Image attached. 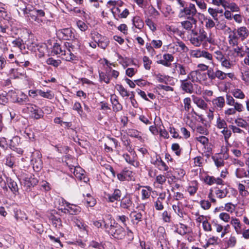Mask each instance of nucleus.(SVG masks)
<instances>
[{"mask_svg":"<svg viewBox=\"0 0 249 249\" xmlns=\"http://www.w3.org/2000/svg\"><path fill=\"white\" fill-rule=\"evenodd\" d=\"M186 124L188 125L193 130L196 128V123L197 119L194 114L189 113L185 119Z\"/></svg>","mask_w":249,"mask_h":249,"instance_id":"f3484780","label":"nucleus"},{"mask_svg":"<svg viewBox=\"0 0 249 249\" xmlns=\"http://www.w3.org/2000/svg\"><path fill=\"white\" fill-rule=\"evenodd\" d=\"M71 47L70 42H66L64 44H59L55 43L53 45V52L56 54H60L61 56L63 54H65V48Z\"/></svg>","mask_w":249,"mask_h":249,"instance_id":"6e6552de","label":"nucleus"},{"mask_svg":"<svg viewBox=\"0 0 249 249\" xmlns=\"http://www.w3.org/2000/svg\"><path fill=\"white\" fill-rule=\"evenodd\" d=\"M190 41L193 45L196 47L200 46L201 43L204 41L212 43L211 39H209L207 38V33L203 30H200L199 35L197 36L192 37Z\"/></svg>","mask_w":249,"mask_h":249,"instance_id":"f03ea898","label":"nucleus"},{"mask_svg":"<svg viewBox=\"0 0 249 249\" xmlns=\"http://www.w3.org/2000/svg\"><path fill=\"white\" fill-rule=\"evenodd\" d=\"M126 133L128 136H129L131 137H134L137 138L141 137L139 136L140 132L136 129H128L126 130Z\"/></svg>","mask_w":249,"mask_h":249,"instance_id":"a18cd8bd","label":"nucleus"},{"mask_svg":"<svg viewBox=\"0 0 249 249\" xmlns=\"http://www.w3.org/2000/svg\"><path fill=\"white\" fill-rule=\"evenodd\" d=\"M215 58L220 62L225 57L222 52L220 51H217L214 52Z\"/></svg>","mask_w":249,"mask_h":249,"instance_id":"774afa93","label":"nucleus"},{"mask_svg":"<svg viewBox=\"0 0 249 249\" xmlns=\"http://www.w3.org/2000/svg\"><path fill=\"white\" fill-rule=\"evenodd\" d=\"M206 73L202 72L199 70L194 71L190 72L187 75V80H190L193 82H201L206 79Z\"/></svg>","mask_w":249,"mask_h":249,"instance_id":"7ed1b4c3","label":"nucleus"},{"mask_svg":"<svg viewBox=\"0 0 249 249\" xmlns=\"http://www.w3.org/2000/svg\"><path fill=\"white\" fill-rule=\"evenodd\" d=\"M104 245L102 242H98L94 240L91 241L89 244L90 247L97 249H105Z\"/></svg>","mask_w":249,"mask_h":249,"instance_id":"c03bdc74","label":"nucleus"},{"mask_svg":"<svg viewBox=\"0 0 249 249\" xmlns=\"http://www.w3.org/2000/svg\"><path fill=\"white\" fill-rule=\"evenodd\" d=\"M236 243V239L235 237L231 236L227 242L228 247H233Z\"/></svg>","mask_w":249,"mask_h":249,"instance_id":"338daca9","label":"nucleus"},{"mask_svg":"<svg viewBox=\"0 0 249 249\" xmlns=\"http://www.w3.org/2000/svg\"><path fill=\"white\" fill-rule=\"evenodd\" d=\"M123 156L126 162L129 164L135 167L138 166V162L135 161V156H130L128 154L126 153L124 154Z\"/></svg>","mask_w":249,"mask_h":249,"instance_id":"a878e982","label":"nucleus"},{"mask_svg":"<svg viewBox=\"0 0 249 249\" xmlns=\"http://www.w3.org/2000/svg\"><path fill=\"white\" fill-rule=\"evenodd\" d=\"M162 127L163 129L161 128V125H160L159 128L160 136L165 139L168 138L169 137V135L168 132L164 129V127L163 126H162Z\"/></svg>","mask_w":249,"mask_h":249,"instance_id":"13d9d810","label":"nucleus"},{"mask_svg":"<svg viewBox=\"0 0 249 249\" xmlns=\"http://www.w3.org/2000/svg\"><path fill=\"white\" fill-rule=\"evenodd\" d=\"M158 120L160 121V118H155L154 124L156 126L151 125L149 127V130L153 135H158L159 133V127L160 125H159L158 124H156L158 122Z\"/></svg>","mask_w":249,"mask_h":249,"instance_id":"4c0bfd02","label":"nucleus"},{"mask_svg":"<svg viewBox=\"0 0 249 249\" xmlns=\"http://www.w3.org/2000/svg\"><path fill=\"white\" fill-rule=\"evenodd\" d=\"M46 52V45L45 44L41 45L38 46L37 48V52H36V55H37L39 57L41 58L44 55Z\"/></svg>","mask_w":249,"mask_h":249,"instance_id":"37998d69","label":"nucleus"},{"mask_svg":"<svg viewBox=\"0 0 249 249\" xmlns=\"http://www.w3.org/2000/svg\"><path fill=\"white\" fill-rule=\"evenodd\" d=\"M235 123L238 127H241L244 128H248L249 132V124L245 120L241 118H237L235 120Z\"/></svg>","mask_w":249,"mask_h":249,"instance_id":"7c9ffc66","label":"nucleus"},{"mask_svg":"<svg viewBox=\"0 0 249 249\" xmlns=\"http://www.w3.org/2000/svg\"><path fill=\"white\" fill-rule=\"evenodd\" d=\"M92 38L95 43L98 44V46L102 49H105L108 45V39L106 37L102 36L97 33L92 34Z\"/></svg>","mask_w":249,"mask_h":249,"instance_id":"20e7f679","label":"nucleus"},{"mask_svg":"<svg viewBox=\"0 0 249 249\" xmlns=\"http://www.w3.org/2000/svg\"><path fill=\"white\" fill-rule=\"evenodd\" d=\"M185 174V172L184 170L181 168H176L174 169L173 175H172V180H173V178L178 180H180Z\"/></svg>","mask_w":249,"mask_h":249,"instance_id":"bb28decb","label":"nucleus"},{"mask_svg":"<svg viewBox=\"0 0 249 249\" xmlns=\"http://www.w3.org/2000/svg\"><path fill=\"white\" fill-rule=\"evenodd\" d=\"M197 20L192 17H188L187 20L182 21L180 23L182 27L187 30H192V33L195 36L197 35V33L194 31L193 26H196Z\"/></svg>","mask_w":249,"mask_h":249,"instance_id":"0eeeda50","label":"nucleus"},{"mask_svg":"<svg viewBox=\"0 0 249 249\" xmlns=\"http://www.w3.org/2000/svg\"><path fill=\"white\" fill-rule=\"evenodd\" d=\"M16 158L11 154L8 155L5 157V164L6 166L13 168L15 166Z\"/></svg>","mask_w":249,"mask_h":249,"instance_id":"cd10ccee","label":"nucleus"},{"mask_svg":"<svg viewBox=\"0 0 249 249\" xmlns=\"http://www.w3.org/2000/svg\"><path fill=\"white\" fill-rule=\"evenodd\" d=\"M236 34H237L238 37L242 41L247 38L249 36V31L245 26H241L234 29Z\"/></svg>","mask_w":249,"mask_h":249,"instance_id":"f8f14e48","label":"nucleus"},{"mask_svg":"<svg viewBox=\"0 0 249 249\" xmlns=\"http://www.w3.org/2000/svg\"><path fill=\"white\" fill-rule=\"evenodd\" d=\"M193 96V100L194 103L200 108H205L207 107V104L205 103V102L197 97L195 96L194 95Z\"/></svg>","mask_w":249,"mask_h":249,"instance_id":"473e14b6","label":"nucleus"},{"mask_svg":"<svg viewBox=\"0 0 249 249\" xmlns=\"http://www.w3.org/2000/svg\"><path fill=\"white\" fill-rule=\"evenodd\" d=\"M215 178L213 176H207L205 179V182L209 185H212L215 183Z\"/></svg>","mask_w":249,"mask_h":249,"instance_id":"bf43d9fd","label":"nucleus"},{"mask_svg":"<svg viewBox=\"0 0 249 249\" xmlns=\"http://www.w3.org/2000/svg\"><path fill=\"white\" fill-rule=\"evenodd\" d=\"M201 57H203L207 60V63L208 64H213V55L208 52L202 50Z\"/></svg>","mask_w":249,"mask_h":249,"instance_id":"2f4dec72","label":"nucleus"},{"mask_svg":"<svg viewBox=\"0 0 249 249\" xmlns=\"http://www.w3.org/2000/svg\"><path fill=\"white\" fill-rule=\"evenodd\" d=\"M197 190V185L196 181L191 182L188 187L187 191L191 195H194Z\"/></svg>","mask_w":249,"mask_h":249,"instance_id":"58836bf2","label":"nucleus"},{"mask_svg":"<svg viewBox=\"0 0 249 249\" xmlns=\"http://www.w3.org/2000/svg\"><path fill=\"white\" fill-rule=\"evenodd\" d=\"M172 73L175 76L177 74L179 76L185 75L188 72V70L185 67L178 63H174L172 66Z\"/></svg>","mask_w":249,"mask_h":249,"instance_id":"ddd939ff","label":"nucleus"},{"mask_svg":"<svg viewBox=\"0 0 249 249\" xmlns=\"http://www.w3.org/2000/svg\"><path fill=\"white\" fill-rule=\"evenodd\" d=\"M114 111L117 112L120 111L122 109V105L119 103L118 101L111 102Z\"/></svg>","mask_w":249,"mask_h":249,"instance_id":"e2e57ef3","label":"nucleus"},{"mask_svg":"<svg viewBox=\"0 0 249 249\" xmlns=\"http://www.w3.org/2000/svg\"><path fill=\"white\" fill-rule=\"evenodd\" d=\"M172 151H175L177 156H179L181 154V149L178 143H174L172 144Z\"/></svg>","mask_w":249,"mask_h":249,"instance_id":"5fc2aeb1","label":"nucleus"},{"mask_svg":"<svg viewBox=\"0 0 249 249\" xmlns=\"http://www.w3.org/2000/svg\"><path fill=\"white\" fill-rule=\"evenodd\" d=\"M220 63L222 67L227 69H230L232 65V62L230 61L229 56H225Z\"/></svg>","mask_w":249,"mask_h":249,"instance_id":"79ce46f5","label":"nucleus"},{"mask_svg":"<svg viewBox=\"0 0 249 249\" xmlns=\"http://www.w3.org/2000/svg\"><path fill=\"white\" fill-rule=\"evenodd\" d=\"M225 210L231 213H233L235 210V206L231 203H227L225 206Z\"/></svg>","mask_w":249,"mask_h":249,"instance_id":"4d7b16f0","label":"nucleus"},{"mask_svg":"<svg viewBox=\"0 0 249 249\" xmlns=\"http://www.w3.org/2000/svg\"><path fill=\"white\" fill-rule=\"evenodd\" d=\"M202 50L197 49L195 50H191L190 55L191 56L196 58L201 57Z\"/></svg>","mask_w":249,"mask_h":249,"instance_id":"6e6d98bb","label":"nucleus"},{"mask_svg":"<svg viewBox=\"0 0 249 249\" xmlns=\"http://www.w3.org/2000/svg\"><path fill=\"white\" fill-rule=\"evenodd\" d=\"M50 220H51L53 225L57 229H60L62 226V223L61 218L59 217L54 215H51L50 216Z\"/></svg>","mask_w":249,"mask_h":249,"instance_id":"b1692460","label":"nucleus"},{"mask_svg":"<svg viewBox=\"0 0 249 249\" xmlns=\"http://www.w3.org/2000/svg\"><path fill=\"white\" fill-rule=\"evenodd\" d=\"M122 196V192L118 189H115L112 194H106V199L109 202L120 201Z\"/></svg>","mask_w":249,"mask_h":249,"instance_id":"9b49d317","label":"nucleus"},{"mask_svg":"<svg viewBox=\"0 0 249 249\" xmlns=\"http://www.w3.org/2000/svg\"><path fill=\"white\" fill-rule=\"evenodd\" d=\"M200 204L204 210H208L211 206V203L208 200H206L200 201Z\"/></svg>","mask_w":249,"mask_h":249,"instance_id":"680f3d73","label":"nucleus"},{"mask_svg":"<svg viewBox=\"0 0 249 249\" xmlns=\"http://www.w3.org/2000/svg\"><path fill=\"white\" fill-rule=\"evenodd\" d=\"M11 101L13 103H17L20 105L26 104L29 102V99L27 94H9Z\"/></svg>","mask_w":249,"mask_h":249,"instance_id":"1a4fd4ad","label":"nucleus"},{"mask_svg":"<svg viewBox=\"0 0 249 249\" xmlns=\"http://www.w3.org/2000/svg\"><path fill=\"white\" fill-rule=\"evenodd\" d=\"M72 49L73 48L71 44V47H69L68 48L67 47L65 48V54H63L62 55V58L68 61L77 60V57L72 53Z\"/></svg>","mask_w":249,"mask_h":249,"instance_id":"4468645a","label":"nucleus"},{"mask_svg":"<svg viewBox=\"0 0 249 249\" xmlns=\"http://www.w3.org/2000/svg\"><path fill=\"white\" fill-rule=\"evenodd\" d=\"M213 103L214 106L222 108L225 105V99L223 97H218L213 101Z\"/></svg>","mask_w":249,"mask_h":249,"instance_id":"c9c22d12","label":"nucleus"},{"mask_svg":"<svg viewBox=\"0 0 249 249\" xmlns=\"http://www.w3.org/2000/svg\"><path fill=\"white\" fill-rule=\"evenodd\" d=\"M228 192H224L223 190L218 189L215 191V194L217 197L223 198L226 196Z\"/></svg>","mask_w":249,"mask_h":249,"instance_id":"69168bd1","label":"nucleus"},{"mask_svg":"<svg viewBox=\"0 0 249 249\" xmlns=\"http://www.w3.org/2000/svg\"><path fill=\"white\" fill-rule=\"evenodd\" d=\"M239 40L240 39L238 37L234 30L233 29L232 31L231 30L228 36L229 44L232 47L237 46L239 44Z\"/></svg>","mask_w":249,"mask_h":249,"instance_id":"dca6fc26","label":"nucleus"},{"mask_svg":"<svg viewBox=\"0 0 249 249\" xmlns=\"http://www.w3.org/2000/svg\"><path fill=\"white\" fill-rule=\"evenodd\" d=\"M8 185L9 188L13 193L18 192V188L16 181L10 178L8 180Z\"/></svg>","mask_w":249,"mask_h":249,"instance_id":"72a5a7b5","label":"nucleus"},{"mask_svg":"<svg viewBox=\"0 0 249 249\" xmlns=\"http://www.w3.org/2000/svg\"><path fill=\"white\" fill-rule=\"evenodd\" d=\"M184 13L185 15L188 16V17H192L195 15L196 13V10L195 4H190L189 7H185L180 10V14Z\"/></svg>","mask_w":249,"mask_h":249,"instance_id":"412c9836","label":"nucleus"},{"mask_svg":"<svg viewBox=\"0 0 249 249\" xmlns=\"http://www.w3.org/2000/svg\"><path fill=\"white\" fill-rule=\"evenodd\" d=\"M116 9L118 14V17L120 18H126L129 15V11L126 8L122 9L119 7H117Z\"/></svg>","mask_w":249,"mask_h":249,"instance_id":"e433bc0d","label":"nucleus"},{"mask_svg":"<svg viewBox=\"0 0 249 249\" xmlns=\"http://www.w3.org/2000/svg\"><path fill=\"white\" fill-rule=\"evenodd\" d=\"M238 189L240 194L243 196H247L249 193L248 191L245 190V186L242 183L238 184Z\"/></svg>","mask_w":249,"mask_h":249,"instance_id":"de8ad7c7","label":"nucleus"},{"mask_svg":"<svg viewBox=\"0 0 249 249\" xmlns=\"http://www.w3.org/2000/svg\"><path fill=\"white\" fill-rule=\"evenodd\" d=\"M142 60L145 69L148 70H150L152 62L149 57L146 56H144L142 58Z\"/></svg>","mask_w":249,"mask_h":249,"instance_id":"8fccbe9b","label":"nucleus"},{"mask_svg":"<svg viewBox=\"0 0 249 249\" xmlns=\"http://www.w3.org/2000/svg\"><path fill=\"white\" fill-rule=\"evenodd\" d=\"M82 85L87 88H91L94 86V83L87 78H82L81 79Z\"/></svg>","mask_w":249,"mask_h":249,"instance_id":"09e8293b","label":"nucleus"},{"mask_svg":"<svg viewBox=\"0 0 249 249\" xmlns=\"http://www.w3.org/2000/svg\"><path fill=\"white\" fill-rule=\"evenodd\" d=\"M133 24L136 28L142 29L144 26V23L139 17H135L133 19Z\"/></svg>","mask_w":249,"mask_h":249,"instance_id":"f704fd0d","label":"nucleus"},{"mask_svg":"<svg viewBox=\"0 0 249 249\" xmlns=\"http://www.w3.org/2000/svg\"><path fill=\"white\" fill-rule=\"evenodd\" d=\"M46 62L48 65H53L54 67H57L60 65L61 61L59 60H55L53 58H49L47 60Z\"/></svg>","mask_w":249,"mask_h":249,"instance_id":"603ef678","label":"nucleus"},{"mask_svg":"<svg viewBox=\"0 0 249 249\" xmlns=\"http://www.w3.org/2000/svg\"><path fill=\"white\" fill-rule=\"evenodd\" d=\"M107 71L109 75L112 78L116 79L119 76V72L116 70H112L111 67H109V69H107Z\"/></svg>","mask_w":249,"mask_h":249,"instance_id":"0e129e2a","label":"nucleus"},{"mask_svg":"<svg viewBox=\"0 0 249 249\" xmlns=\"http://www.w3.org/2000/svg\"><path fill=\"white\" fill-rule=\"evenodd\" d=\"M235 175L238 178H249V170H246L244 168H237L235 172Z\"/></svg>","mask_w":249,"mask_h":249,"instance_id":"c85d7f7f","label":"nucleus"},{"mask_svg":"<svg viewBox=\"0 0 249 249\" xmlns=\"http://www.w3.org/2000/svg\"><path fill=\"white\" fill-rule=\"evenodd\" d=\"M76 225L80 230L85 231L86 232V234L88 233L89 227L84 223L79 221L76 223Z\"/></svg>","mask_w":249,"mask_h":249,"instance_id":"864d4df0","label":"nucleus"},{"mask_svg":"<svg viewBox=\"0 0 249 249\" xmlns=\"http://www.w3.org/2000/svg\"><path fill=\"white\" fill-rule=\"evenodd\" d=\"M208 13L212 16L213 19L216 22L218 21V19L217 18V14L216 11V9H213L212 8H209L208 9Z\"/></svg>","mask_w":249,"mask_h":249,"instance_id":"052dcab7","label":"nucleus"},{"mask_svg":"<svg viewBox=\"0 0 249 249\" xmlns=\"http://www.w3.org/2000/svg\"><path fill=\"white\" fill-rule=\"evenodd\" d=\"M132 172L128 170H124L120 173L117 174L118 179L121 181L129 180L132 179Z\"/></svg>","mask_w":249,"mask_h":249,"instance_id":"4be33fe9","label":"nucleus"},{"mask_svg":"<svg viewBox=\"0 0 249 249\" xmlns=\"http://www.w3.org/2000/svg\"><path fill=\"white\" fill-rule=\"evenodd\" d=\"M70 210V214L76 215L79 214L81 212V208L76 205L72 204L69 207Z\"/></svg>","mask_w":249,"mask_h":249,"instance_id":"ea45409f","label":"nucleus"},{"mask_svg":"<svg viewBox=\"0 0 249 249\" xmlns=\"http://www.w3.org/2000/svg\"><path fill=\"white\" fill-rule=\"evenodd\" d=\"M27 109L33 118L37 120L43 118L44 116L43 111L35 105H31L27 107Z\"/></svg>","mask_w":249,"mask_h":249,"instance_id":"39448f33","label":"nucleus"},{"mask_svg":"<svg viewBox=\"0 0 249 249\" xmlns=\"http://www.w3.org/2000/svg\"><path fill=\"white\" fill-rule=\"evenodd\" d=\"M24 180L25 185L29 188L36 185L38 182V179L34 175H30L25 177Z\"/></svg>","mask_w":249,"mask_h":249,"instance_id":"aec40b11","label":"nucleus"},{"mask_svg":"<svg viewBox=\"0 0 249 249\" xmlns=\"http://www.w3.org/2000/svg\"><path fill=\"white\" fill-rule=\"evenodd\" d=\"M216 127L219 129L225 128L227 126V124L226 121L221 119L219 116H218L216 120Z\"/></svg>","mask_w":249,"mask_h":249,"instance_id":"a19ab883","label":"nucleus"},{"mask_svg":"<svg viewBox=\"0 0 249 249\" xmlns=\"http://www.w3.org/2000/svg\"><path fill=\"white\" fill-rule=\"evenodd\" d=\"M157 63L163 66L169 67L171 64V55L170 54H165L163 55L162 59L161 56L157 55Z\"/></svg>","mask_w":249,"mask_h":249,"instance_id":"2eb2a0df","label":"nucleus"},{"mask_svg":"<svg viewBox=\"0 0 249 249\" xmlns=\"http://www.w3.org/2000/svg\"><path fill=\"white\" fill-rule=\"evenodd\" d=\"M85 200L86 202L87 206L88 207H93L96 203L95 199H94L91 196H89L87 198H85Z\"/></svg>","mask_w":249,"mask_h":249,"instance_id":"49530a36","label":"nucleus"},{"mask_svg":"<svg viewBox=\"0 0 249 249\" xmlns=\"http://www.w3.org/2000/svg\"><path fill=\"white\" fill-rule=\"evenodd\" d=\"M181 88L184 91L187 93H191L196 92L197 93V91H195L193 84L189 82L187 79L181 80Z\"/></svg>","mask_w":249,"mask_h":249,"instance_id":"a211bd4d","label":"nucleus"},{"mask_svg":"<svg viewBox=\"0 0 249 249\" xmlns=\"http://www.w3.org/2000/svg\"><path fill=\"white\" fill-rule=\"evenodd\" d=\"M228 8L230 9V11L232 12H238L240 10L239 7L238 5L234 2H230V1H227L225 9Z\"/></svg>","mask_w":249,"mask_h":249,"instance_id":"c756f323","label":"nucleus"},{"mask_svg":"<svg viewBox=\"0 0 249 249\" xmlns=\"http://www.w3.org/2000/svg\"><path fill=\"white\" fill-rule=\"evenodd\" d=\"M175 38L176 41L173 40L174 41V45L172 46V53L180 52L181 51L184 52H187L188 50V49L185 46V44L182 41H179V40L177 38L176 36H175Z\"/></svg>","mask_w":249,"mask_h":249,"instance_id":"9d476101","label":"nucleus"},{"mask_svg":"<svg viewBox=\"0 0 249 249\" xmlns=\"http://www.w3.org/2000/svg\"><path fill=\"white\" fill-rule=\"evenodd\" d=\"M156 160L152 162V163L158 167L160 170L166 171L168 167L164 162L160 155H156Z\"/></svg>","mask_w":249,"mask_h":249,"instance_id":"5701e85b","label":"nucleus"},{"mask_svg":"<svg viewBox=\"0 0 249 249\" xmlns=\"http://www.w3.org/2000/svg\"><path fill=\"white\" fill-rule=\"evenodd\" d=\"M119 201H120V207L124 209L129 210L134 205L132 201V196L129 194H126L120 199Z\"/></svg>","mask_w":249,"mask_h":249,"instance_id":"423d86ee","label":"nucleus"},{"mask_svg":"<svg viewBox=\"0 0 249 249\" xmlns=\"http://www.w3.org/2000/svg\"><path fill=\"white\" fill-rule=\"evenodd\" d=\"M231 224L232 225L238 234L241 233L242 225L239 220L236 218H232L231 221Z\"/></svg>","mask_w":249,"mask_h":249,"instance_id":"393cba45","label":"nucleus"},{"mask_svg":"<svg viewBox=\"0 0 249 249\" xmlns=\"http://www.w3.org/2000/svg\"><path fill=\"white\" fill-rule=\"evenodd\" d=\"M221 133L224 135V139L226 141H227L231 135V132L230 130L228 129L227 126L225 128H223Z\"/></svg>","mask_w":249,"mask_h":249,"instance_id":"3c124183","label":"nucleus"},{"mask_svg":"<svg viewBox=\"0 0 249 249\" xmlns=\"http://www.w3.org/2000/svg\"><path fill=\"white\" fill-rule=\"evenodd\" d=\"M57 35L65 40H70L72 36L71 30L70 28H65L59 30Z\"/></svg>","mask_w":249,"mask_h":249,"instance_id":"6ab92c4d","label":"nucleus"},{"mask_svg":"<svg viewBox=\"0 0 249 249\" xmlns=\"http://www.w3.org/2000/svg\"><path fill=\"white\" fill-rule=\"evenodd\" d=\"M107 233L117 240H122L126 235V231L124 228L115 222H114L113 224L111 223L110 229L107 230Z\"/></svg>","mask_w":249,"mask_h":249,"instance_id":"f257e3e1","label":"nucleus"}]
</instances>
